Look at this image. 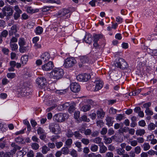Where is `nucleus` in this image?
<instances>
[{"instance_id":"1","label":"nucleus","mask_w":157,"mask_h":157,"mask_svg":"<svg viewBox=\"0 0 157 157\" xmlns=\"http://www.w3.org/2000/svg\"><path fill=\"white\" fill-rule=\"evenodd\" d=\"M63 70L59 68H55L50 73L51 78L58 80L61 78L64 75Z\"/></svg>"},{"instance_id":"2","label":"nucleus","mask_w":157,"mask_h":157,"mask_svg":"<svg viewBox=\"0 0 157 157\" xmlns=\"http://www.w3.org/2000/svg\"><path fill=\"white\" fill-rule=\"evenodd\" d=\"M68 117V115L66 113H59L56 114L53 117V118L58 122L64 121Z\"/></svg>"},{"instance_id":"3","label":"nucleus","mask_w":157,"mask_h":157,"mask_svg":"<svg viewBox=\"0 0 157 157\" xmlns=\"http://www.w3.org/2000/svg\"><path fill=\"white\" fill-rule=\"evenodd\" d=\"M50 131L53 133L57 135L61 133V128L59 125L56 123H52L49 126Z\"/></svg>"},{"instance_id":"4","label":"nucleus","mask_w":157,"mask_h":157,"mask_svg":"<svg viewBox=\"0 0 157 157\" xmlns=\"http://www.w3.org/2000/svg\"><path fill=\"white\" fill-rule=\"evenodd\" d=\"M70 12L67 9H63L59 10L57 14V16L63 19H66L70 17V15L68 14Z\"/></svg>"},{"instance_id":"5","label":"nucleus","mask_w":157,"mask_h":157,"mask_svg":"<svg viewBox=\"0 0 157 157\" xmlns=\"http://www.w3.org/2000/svg\"><path fill=\"white\" fill-rule=\"evenodd\" d=\"M76 63L75 59L73 57L66 59L63 64L64 67L66 68H69L73 67Z\"/></svg>"},{"instance_id":"6","label":"nucleus","mask_w":157,"mask_h":157,"mask_svg":"<svg viewBox=\"0 0 157 157\" xmlns=\"http://www.w3.org/2000/svg\"><path fill=\"white\" fill-rule=\"evenodd\" d=\"M116 66L122 69L127 68L128 65L125 60L122 58H119L116 63Z\"/></svg>"},{"instance_id":"7","label":"nucleus","mask_w":157,"mask_h":157,"mask_svg":"<svg viewBox=\"0 0 157 157\" xmlns=\"http://www.w3.org/2000/svg\"><path fill=\"white\" fill-rule=\"evenodd\" d=\"M90 78V75L86 74H80L77 76V79L79 81L86 82Z\"/></svg>"},{"instance_id":"8","label":"nucleus","mask_w":157,"mask_h":157,"mask_svg":"<svg viewBox=\"0 0 157 157\" xmlns=\"http://www.w3.org/2000/svg\"><path fill=\"white\" fill-rule=\"evenodd\" d=\"M70 87L71 90L74 93L78 92L80 90V85L76 82H74L71 84Z\"/></svg>"},{"instance_id":"9","label":"nucleus","mask_w":157,"mask_h":157,"mask_svg":"<svg viewBox=\"0 0 157 157\" xmlns=\"http://www.w3.org/2000/svg\"><path fill=\"white\" fill-rule=\"evenodd\" d=\"M36 82L38 86L42 87L46 85L47 82L46 79L44 77H40L37 78Z\"/></svg>"},{"instance_id":"10","label":"nucleus","mask_w":157,"mask_h":157,"mask_svg":"<svg viewBox=\"0 0 157 157\" xmlns=\"http://www.w3.org/2000/svg\"><path fill=\"white\" fill-rule=\"evenodd\" d=\"M53 67L52 62L50 61L42 66V69L45 71H48L52 70Z\"/></svg>"},{"instance_id":"11","label":"nucleus","mask_w":157,"mask_h":157,"mask_svg":"<svg viewBox=\"0 0 157 157\" xmlns=\"http://www.w3.org/2000/svg\"><path fill=\"white\" fill-rule=\"evenodd\" d=\"M95 84V88L94 91H98L101 89L103 85V82L101 80H96L94 82Z\"/></svg>"},{"instance_id":"12","label":"nucleus","mask_w":157,"mask_h":157,"mask_svg":"<svg viewBox=\"0 0 157 157\" xmlns=\"http://www.w3.org/2000/svg\"><path fill=\"white\" fill-rule=\"evenodd\" d=\"M3 13L6 15L10 16L12 15L13 13V10L9 6H5L2 9Z\"/></svg>"},{"instance_id":"13","label":"nucleus","mask_w":157,"mask_h":157,"mask_svg":"<svg viewBox=\"0 0 157 157\" xmlns=\"http://www.w3.org/2000/svg\"><path fill=\"white\" fill-rule=\"evenodd\" d=\"M50 58V56L49 54L47 52H45L43 54L41 57V59L44 62H46L48 61Z\"/></svg>"},{"instance_id":"14","label":"nucleus","mask_w":157,"mask_h":157,"mask_svg":"<svg viewBox=\"0 0 157 157\" xmlns=\"http://www.w3.org/2000/svg\"><path fill=\"white\" fill-rule=\"evenodd\" d=\"M99 152L100 153L103 154L105 153L107 151V147L104 145L103 143L99 145Z\"/></svg>"},{"instance_id":"15","label":"nucleus","mask_w":157,"mask_h":157,"mask_svg":"<svg viewBox=\"0 0 157 157\" xmlns=\"http://www.w3.org/2000/svg\"><path fill=\"white\" fill-rule=\"evenodd\" d=\"M17 31V25H14L11 28L10 30L9 31V35L11 36L15 34Z\"/></svg>"},{"instance_id":"16","label":"nucleus","mask_w":157,"mask_h":157,"mask_svg":"<svg viewBox=\"0 0 157 157\" xmlns=\"http://www.w3.org/2000/svg\"><path fill=\"white\" fill-rule=\"evenodd\" d=\"M114 118L113 117H106V124L109 126L112 125L113 121Z\"/></svg>"},{"instance_id":"17","label":"nucleus","mask_w":157,"mask_h":157,"mask_svg":"<svg viewBox=\"0 0 157 157\" xmlns=\"http://www.w3.org/2000/svg\"><path fill=\"white\" fill-rule=\"evenodd\" d=\"M84 40L86 43L90 44L92 40L91 35L90 34H86L85 36Z\"/></svg>"},{"instance_id":"18","label":"nucleus","mask_w":157,"mask_h":157,"mask_svg":"<svg viewBox=\"0 0 157 157\" xmlns=\"http://www.w3.org/2000/svg\"><path fill=\"white\" fill-rule=\"evenodd\" d=\"M29 56L27 55H25L23 56L21 59V63L23 65L26 64L28 60Z\"/></svg>"},{"instance_id":"19","label":"nucleus","mask_w":157,"mask_h":157,"mask_svg":"<svg viewBox=\"0 0 157 157\" xmlns=\"http://www.w3.org/2000/svg\"><path fill=\"white\" fill-rule=\"evenodd\" d=\"M91 109L90 105H83L81 109V111L84 112H86L89 111Z\"/></svg>"},{"instance_id":"20","label":"nucleus","mask_w":157,"mask_h":157,"mask_svg":"<svg viewBox=\"0 0 157 157\" xmlns=\"http://www.w3.org/2000/svg\"><path fill=\"white\" fill-rule=\"evenodd\" d=\"M29 90V88H27L26 89L22 88L21 90V94L23 96H25L28 95L29 94V92H28V91Z\"/></svg>"},{"instance_id":"21","label":"nucleus","mask_w":157,"mask_h":157,"mask_svg":"<svg viewBox=\"0 0 157 157\" xmlns=\"http://www.w3.org/2000/svg\"><path fill=\"white\" fill-rule=\"evenodd\" d=\"M50 150V149L46 145L43 146L42 147V152L43 154H46Z\"/></svg>"},{"instance_id":"22","label":"nucleus","mask_w":157,"mask_h":157,"mask_svg":"<svg viewBox=\"0 0 157 157\" xmlns=\"http://www.w3.org/2000/svg\"><path fill=\"white\" fill-rule=\"evenodd\" d=\"M101 141L102 139L100 137H97L93 140L94 143L99 145L101 144V143H102L101 142Z\"/></svg>"},{"instance_id":"23","label":"nucleus","mask_w":157,"mask_h":157,"mask_svg":"<svg viewBox=\"0 0 157 157\" xmlns=\"http://www.w3.org/2000/svg\"><path fill=\"white\" fill-rule=\"evenodd\" d=\"M25 8L26 11L28 13L32 14L36 12L35 10L33 9L31 7L26 6L25 7Z\"/></svg>"},{"instance_id":"24","label":"nucleus","mask_w":157,"mask_h":157,"mask_svg":"<svg viewBox=\"0 0 157 157\" xmlns=\"http://www.w3.org/2000/svg\"><path fill=\"white\" fill-rule=\"evenodd\" d=\"M97 113L98 117L102 118H103L105 115V113L102 110H98L97 111Z\"/></svg>"},{"instance_id":"25","label":"nucleus","mask_w":157,"mask_h":157,"mask_svg":"<svg viewBox=\"0 0 157 157\" xmlns=\"http://www.w3.org/2000/svg\"><path fill=\"white\" fill-rule=\"evenodd\" d=\"M104 142L105 144H109L111 143L112 140L111 138H107L106 136H105L104 138Z\"/></svg>"},{"instance_id":"26","label":"nucleus","mask_w":157,"mask_h":157,"mask_svg":"<svg viewBox=\"0 0 157 157\" xmlns=\"http://www.w3.org/2000/svg\"><path fill=\"white\" fill-rule=\"evenodd\" d=\"M145 133L144 129H138L136 131V134L137 136H142Z\"/></svg>"},{"instance_id":"27","label":"nucleus","mask_w":157,"mask_h":157,"mask_svg":"<svg viewBox=\"0 0 157 157\" xmlns=\"http://www.w3.org/2000/svg\"><path fill=\"white\" fill-rule=\"evenodd\" d=\"M10 46L12 50L13 51H16L18 48L17 44L15 43L10 44Z\"/></svg>"},{"instance_id":"28","label":"nucleus","mask_w":157,"mask_h":157,"mask_svg":"<svg viewBox=\"0 0 157 157\" xmlns=\"http://www.w3.org/2000/svg\"><path fill=\"white\" fill-rule=\"evenodd\" d=\"M18 44L20 46H24L25 44V41L24 38H20Z\"/></svg>"},{"instance_id":"29","label":"nucleus","mask_w":157,"mask_h":157,"mask_svg":"<svg viewBox=\"0 0 157 157\" xmlns=\"http://www.w3.org/2000/svg\"><path fill=\"white\" fill-rule=\"evenodd\" d=\"M155 128V124L153 123H150L148 125V129L150 131L154 130Z\"/></svg>"},{"instance_id":"30","label":"nucleus","mask_w":157,"mask_h":157,"mask_svg":"<svg viewBox=\"0 0 157 157\" xmlns=\"http://www.w3.org/2000/svg\"><path fill=\"white\" fill-rule=\"evenodd\" d=\"M143 147L144 151H147L150 149V146L148 143H145L143 144Z\"/></svg>"},{"instance_id":"31","label":"nucleus","mask_w":157,"mask_h":157,"mask_svg":"<svg viewBox=\"0 0 157 157\" xmlns=\"http://www.w3.org/2000/svg\"><path fill=\"white\" fill-rule=\"evenodd\" d=\"M43 28L40 26H38L36 28L35 32L37 34H40L43 32Z\"/></svg>"},{"instance_id":"32","label":"nucleus","mask_w":157,"mask_h":157,"mask_svg":"<svg viewBox=\"0 0 157 157\" xmlns=\"http://www.w3.org/2000/svg\"><path fill=\"white\" fill-rule=\"evenodd\" d=\"M68 138H71L74 135V133L72 132V131L70 129L67 130V132L66 134Z\"/></svg>"},{"instance_id":"33","label":"nucleus","mask_w":157,"mask_h":157,"mask_svg":"<svg viewBox=\"0 0 157 157\" xmlns=\"http://www.w3.org/2000/svg\"><path fill=\"white\" fill-rule=\"evenodd\" d=\"M80 113L79 111H76L74 113V117L77 120V122L78 123L80 122V121L78 120V119L79 118V117H80Z\"/></svg>"},{"instance_id":"34","label":"nucleus","mask_w":157,"mask_h":157,"mask_svg":"<svg viewBox=\"0 0 157 157\" xmlns=\"http://www.w3.org/2000/svg\"><path fill=\"white\" fill-rule=\"evenodd\" d=\"M75 104L73 103V105H71L70 106L68 109V112L71 113H72L75 109Z\"/></svg>"},{"instance_id":"35","label":"nucleus","mask_w":157,"mask_h":157,"mask_svg":"<svg viewBox=\"0 0 157 157\" xmlns=\"http://www.w3.org/2000/svg\"><path fill=\"white\" fill-rule=\"evenodd\" d=\"M117 153L119 155H122L125 153V150L122 148H118L116 150Z\"/></svg>"},{"instance_id":"36","label":"nucleus","mask_w":157,"mask_h":157,"mask_svg":"<svg viewBox=\"0 0 157 157\" xmlns=\"http://www.w3.org/2000/svg\"><path fill=\"white\" fill-rule=\"evenodd\" d=\"M98 147L95 144L92 145L90 148V150L93 152H96L98 150Z\"/></svg>"},{"instance_id":"37","label":"nucleus","mask_w":157,"mask_h":157,"mask_svg":"<svg viewBox=\"0 0 157 157\" xmlns=\"http://www.w3.org/2000/svg\"><path fill=\"white\" fill-rule=\"evenodd\" d=\"M134 150L136 154H138L141 152V148L140 146H137L134 148Z\"/></svg>"},{"instance_id":"38","label":"nucleus","mask_w":157,"mask_h":157,"mask_svg":"<svg viewBox=\"0 0 157 157\" xmlns=\"http://www.w3.org/2000/svg\"><path fill=\"white\" fill-rule=\"evenodd\" d=\"M62 153L64 155H67L69 153V149L66 147H64L62 148L61 150Z\"/></svg>"},{"instance_id":"39","label":"nucleus","mask_w":157,"mask_h":157,"mask_svg":"<svg viewBox=\"0 0 157 157\" xmlns=\"http://www.w3.org/2000/svg\"><path fill=\"white\" fill-rule=\"evenodd\" d=\"M102 37V35H95L94 36V41L97 42L99 39L101 38Z\"/></svg>"},{"instance_id":"40","label":"nucleus","mask_w":157,"mask_h":157,"mask_svg":"<svg viewBox=\"0 0 157 157\" xmlns=\"http://www.w3.org/2000/svg\"><path fill=\"white\" fill-rule=\"evenodd\" d=\"M10 153L8 152H6L4 153L3 152H1L0 154V157H10Z\"/></svg>"},{"instance_id":"41","label":"nucleus","mask_w":157,"mask_h":157,"mask_svg":"<svg viewBox=\"0 0 157 157\" xmlns=\"http://www.w3.org/2000/svg\"><path fill=\"white\" fill-rule=\"evenodd\" d=\"M82 142L86 145H87L90 143V140L87 138H82L81 140Z\"/></svg>"},{"instance_id":"42","label":"nucleus","mask_w":157,"mask_h":157,"mask_svg":"<svg viewBox=\"0 0 157 157\" xmlns=\"http://www.w3.org/2000/svg\"><path fill=\"white\" fill-rule=\"evenodd\" d=\"M23 141V139L21 137L19 136L16 138L15 139V141L16 142L19 144L22 143Z\"/></svg>"},{"instance_id":"43","label":"nucleus","mask_w":157,"mask_h":157,"mask_svg":"<svg viewBox=\"0 0 157 157\" xmlns=\"http://www.w3.org/2000/svg\"><path fill=\"white\" fill-rule=\"evenodd\" d=\"M31 147L32 148L35 150H37L39 148V145L36 143H33L32 144Z\"/></svg>"},{"instance_id":"44","label":"nucleus","mask_w":157,"mask_h":157,"mask_svg":"<svg viewBox=\"0 0 157 157\" xmlns=\"http://www.w3.org/2000/svg\"><path fill=\"white\" fill-rule=\"evenodd\" d=\"M75 144L76 146L79 148V150H78V151H81L82 150V148H81L82 147L81 143L79 142H76Z\"/></svg>"},{"instance_id":"45","label":"nucleus","mask_w":157,"mask_h":157,"mask_svg":"<svg viewBox=\"0 0 157 157\" xmlns=\"http://www.w3.org/2000/svg\"><path fill=\"white\" fill-rule=\"evenodd\" d=\"M74 135L77 139H80L82 137L81 135L79 133L78 131H75L74 133Z\"/></svg>"},{"instance_id":"46","label":"nucleus","mask_w":157,"mask_h":157,"mask_svg":"<svg viewBox=\"0 0 157 157\" xmlns=\"http://www.w3.org/2000/svg\"><path fill=\"white\" fill-rule=\"evenodd\" d=\"M129 142L131 146L132 147H136L138 144L137 141L136 140L129 141Z\"/></svg>"},{"instance_id":"47","label":"nucleus","mask_w":157,"mask_h":157,"mask_svg":"<svg viewBox=\"0 0 157 157\" xmlns=\"http://www.w3.org/2000/svg\"><path fill=\"white\" fill-rule=\"evenodd\" d=\"M8 32L6 30H4L2 31L1 33V35L2 37H6L8 35Z\"/></svg>"},{"instance_id":"48","label":"nucleus","mask_w":157,"mask_h":157,"mask_svg":"<svg viewBox=\"0 0 157 157\" xmlns=\"http://www.w3.org/2000/svg\"><path fill=\"white\" fill-rule=\"evenodd\" d=\"M16 76V75L15 73H8L7 75V77L9 78L12 79L14 78Z\"/></svg>"},{"instance_id":"49","label":"nucleus","mask_w":157,"mask_h":157,"mask_svg":"<svg viewBox=\"0 0 157 157\" xmlns=\"http://www.w3.org/2000/svg\"><path fill=\"white\" fill-rule=\"evenodd\" d=\"M70 154L73 157H77L78 156L77 151L74 149H73L71 151Z\"/></svg>"},{"instance_id":"50","label":"nucleus","mask_w":157,"mask_h":157,"mask_svg":"<svg viewBox=\"0 0 157 157\" xmlns=\"http://www.w3.org/2000/svg\"><path fill=\"white\" fill-rule=\"evenodd\" d=\"M27 50V48L24 46H20L19 51L21 53H24Z\"/></svg>"},{"instance_id":"51","label":"nucleus","mask_w":157,"mask_h":157,"mask_svg":"<svg viewBox=\"0 0 157 157\" xmlns=\"http://www.w3.org/2000/svg\"><path fill=\"white\" fill-rule=\"evenodd\" d=\"M72 143V140L71 139H68L65 141V144L67 146H70Z\"/></svg>"},{"instance_id":"52","label":"nucleus","mask_w":157,"mask_h":157,"mask_svg":"<svg viewBox=\"0 0 157 157\" xmlns=\"http://www.w3.org/2000/svg\"><path fill=\"white\" fill-rule=\"evenodd\" d=\"M80 61L83 63H85L87 62L88 60L87 58L85 56H82L80 58Z\"/></svg>"},{"instance_id":"53","label":"nucleus","mask_w":157,"mask_h":157,"mask_svg":"<svg viewBox=\"0 0 157 157\" xmlns=\"http://www.w3.org/2000/svg\"><path fill=\"white\" fill-rule=\"evenodd\" d=\"M66 89L64 90H57L55 92L57 94H62L66 93Z\"/></svg>"},{"instance_id":"54","label":"nucleus","mask_w":157,"mask_h":157,"mask_svg":"<svg viewBox=\"0 0 157 157\" xmlns=\"http://www.w3.org/2000/svg\"><path fill=\"white\" fill-rule=\"evenodd\" d=\"M11 146L13 147L14 149L16 150H20L21 148V147L16 144L14 143H13L11 145Z\"/></svg>"},{"instance_id":"55","label":"nucleus","mask_w":157,"mask_h":157,"mask_svg":"<svg viewBox=\"0 0 157 157\" xmlns=\"http://www.w3.org/2000/svg\"><path fill=\"white\" fill-rule=\"evenodd\" d=\"M28 157H34V153L33 151L30 150L28 152L27 154Z\"/></svg>"},{"instance_id":"56","label":"nucleus","mask_w":157,"mask_h":157,"mask_svg":"<svg viewBox=\"0 0 157 157\" xmlns=\"http://www.w3.org/2000/svg\"><path fill=\"white\" fill-rule=\"evenodd\" d=\"M81 118L82 120L84 121L89 122L90 121V119L87 118V116L85 115L82 116Z\"/></svg>"},{"instance_id":"57","label":"nucleus","mask_w":157,"mask_h":157,"mask_svg":"<svg viewBox=\"0 0 157 157\" xmlns=\"http://www.w3.org/2000/svg\"><path fill=\"white\" fill-rule=\"evenodd\" d=\"M145 113L147 115H152L153 114V112L150 110L149 108L146 109L145 111Z\"/></svg>"},{"instance_id":"58","label":"nucleus","mask_w":157,"mask_h":157,"mask_svg":"<svg viewBox=\"0 0 157 157\" xmlns=\"http://www.w3.org/2000/svg\"><path fill=\"white\" fill-rule=\"evenodd\" d=\"M87 103L88 104V105H95V103L91 99H88L86 101Z\"/></svg>"},{"instance_id":"59","label":"nucleus","mask_w":157,"mask_h":157,"mask_svg":"<svg viewBox=\"0 0 157 157\" xmlns=\"http://www.w3.org/2000/svg\"><path fill=\"white\" fill-rule=\"evenodd\" d=\"M63 144V142L61 141L56 143V145L57 148H59L62 147Z\"/></svg>"},{"instance_id":"60","label":"nucleus","mask_w":157,"mask_h":157,"mask_svg":"<svg viewBox=\"0 0 157 157\" xmlns=\"http://www.w3.org/2000/svg\"><path fill=\"white\" fill-rule=\"evenodd\" d=\"M97 124L98 126L101 127L103 126L104 123L102 121H99L97 122Z\"/></svg>"},{"instance_id":"61","label":"nucleus","mask_w":157,"mask_h":157,"mask_svg":"<svg viewBox=\"0 0 157 157\" xmlns=\"http://www.w3.org/2000/svg\"><path fill=\"white\" fill-rule=\"evenodd\" d=\"M48 145L50 149H53L55 147V145L54 143H48Z\"/></svg>"},{"instance_id":"62","label":"nucleus","mask_w":157,"mask_h":157,"mask_svg":"<svg viewBox=\"0 0 157 157\" xmlns=\"http://www.w3.org/2000/svg\"><path fill=\"white\" fill-rule=\"evenodd\" d=\"M17 157H22L24 155V152L21 151H19L17 152Z\"/></svg>"},{"instance_id":"63","label":"nucleus","mask_w":157,"mask_h":157,"mask_svg":"<svg viewBox=\"0 0 157 157\" xmlns=\"http://www.w3.org/2000/svg\"><path fill=\"white\" fill-rule=\"evenodd\" d=\"M2 52L6 55H8L9 50L7 48H3L2 49Z\"/></svg>"},{"instance_id":"64","label":"nucleus","mask_w":157,"mask_h":157,"mask_svg":"<svg viewBox=\"0 0 157 157\" xmlns=\"http://www.w3.org/2000/svg\"><path fill=\"white\" fill-rule=\"evenodd\" d=\"M113 154L112 152H108L106 153L105 157H113Z\"/></svg>"}]
</instances>
